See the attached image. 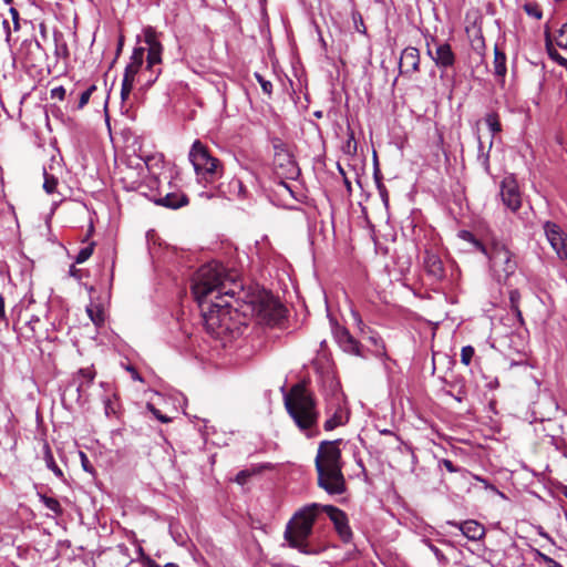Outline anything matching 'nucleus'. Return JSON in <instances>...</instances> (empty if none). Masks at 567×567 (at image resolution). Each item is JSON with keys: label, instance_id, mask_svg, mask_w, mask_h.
Masks as SVG:
<instances>
[{"label": "nucleus", "instance_id": "nucleus-1", "mask_svg": "<svg viewBox=\"0 0 567 567\" xmlns=\"http://www.w3.org/2000/svg\"><path fill=\"white\" fill-rule=\"evenodd\" d=\"M190 288L207 332L216 338H236L244 333L246 324L238 320V311L226 300L234 297L236 288H241L236 274L227 271L217 261H210L194 274Z\"/></svg>", "mask_w": 567, "mask_h": 567}, {"label": "nucleus", "instance_id": "nucleus-2", "mask_svg": "<svg viewBox=\"0 0 567 567\" xmlns=\"http://www.w3.org/2000/svg\"><path fill=\"white\" fill-rule=\"evenodd\" d=\"M340 442V440L322 441L315 458L318 485L331 495L342 494L346 489Z\"/></svg>", "mask_w": 567, "mask_h": 567}, {"label": "nucleus", "instance_id": "nucleus-3", "mask_svg": "<svg viewBox=\"0 0 567 567\" xmlns=\"http://www.w3.org/2000/svg\"><path fill=\"white\" fill-rule=\"evenodd\" d=\"M285 406L297 427L307 436L319 434L317 410L313 396L303 388L296 385L288 394H285Z\"/></svg>", "mask_w": 567, "mask_h": 567}, {"label": "nucleus", "instance_id": "nucleus-4", "mask_svg": "<svg viewBox=\"0 0 567 567\" xmlns=\"http://www.w3.org/2000/svg\"><path fill=\"white\" fill-rule=\"evenodd\" d=\"M317 517V505L312 504L298 511L286 526L285 539L289 546L305 555H318L321 549L310 545L313 523Z\"/></svg>", "mask_w": 567, "mask_h": 567}, {"label": "nucleus", "instance_id": "nucleus-5", "mask_svg": "<svg viewBox=\"0 0 567 567\" xmlns=\"http://www.w3.org/2000/svg\"><path fill=\"white\" fill-rule=\"evenodd\" d=\"M188 157L194 167L198 184L207 187L223 176V164L209 153L208 148L200 141L196 140L193 143Z\"/></svg>", "mask_w": 567, "mask_h": 567}, {"label": "nucleus", "instance_id": "nucleus-6", "mask_svg": "<svg viewBox=\"0 0 567 567\" xmlns=\"http://www.w3.org/2000/svg\"><path fill=\"white\" fill-rule=\"evenodd\" d=\"M483 254L488 258L489 268L493 277L501 284L515 274L517 269L516 256L499 241H494L485 248Z\"/></svg>", "mask_w": 567, "mask_h": 567}, {"label": "nucleus", "instance_id": "nucleus-7", "mask_svg": "<svg viewBox=\"0 0 567 567\" xmlns=\"http://www.w3.org/2000/svg\"><path fill=\"white\" fill-rule=\"evenodd\" d=\"M143 39L147 45V65L145 72L142 74V78H144L143 87L150 89L162 73L163 45L159 42L158 32L151 25L143 29Z\"/></svg>", "mask_w": 567, "mask_h": 567}, {"label": "nucleus", "instance_id": "nucleus-8", "mask_svg": "<svg viewBox=\"0 0 567 567\" xmlns=\"http://www.w3.org/2000/svg\"><path fill=\"white\" fill-rule=\"evenodd\" d=\"M501 198L506 208L512 213H518L522 207V194L513 175L503 178L501 183Z\"/></svg>", "mask_w": 567, "mask_h": 567}, {"label": "nucleus", "instance_id": "nucleus-9", "mask_svg": "<svg viewBox=\"0 0 567 567\" xmlns=\"http://www.w3.org/2000/svg\"><path fill=\"white\" fill-rule=\"evenodd\" d=\"M543 227L545 236L557 256L563 260L567 259V235L560 226L546 221Z\"/></svg>", "mask_w": 567, "mask_h": 567}, {"label": "nucleus", "instance_id": "nucleus-10", "mask_svg": "<svg viewBox=\"0 0 567 567\" xmlns=\"http://www.w3.org/2000/svg\"><path fill=\"white\" fill-rule=\"evenodd\" d=\"M427 55L433 60L435 65L441 70H447L454 66L456 56L447 42L437 43L435 51H432L430 43H426Z\"/></svg>", "mask_w": 567, "mask_h": 567}, {"label": "nucleus", "instance_id": "nucleus-11", "mask_svg": "<svg viewBox=\"0 0 567 567\" xmlns=\"http://www.w3.org/2000/svg\"><path fill=\"white\" fill-rule=\"evenodd\" d=\"M485 123L492 133V138H494V136L502 131V125L499 123L497 114H495V113L487 114L485 117ZM477 141H478L477 161L483 166L484 171L486 173H489V151H487V152L484 151L483 143H482L480 136L477 137ZM492 146H493V140H491L488 150H491Z\"/></svg>", "mask_w": 567, "mask_h": 567}, {"label": "nucleus", "instance_id": "nucleus-12", "mask_svg": "<svg viewBox=\"0 0 567 567\" xmlns=\"http://www.w3.org/2000/svg\"><path fill=\"white\" fill-rule=\"evenodd\" d=\"M257 311L260 319L270 326L279 323L286 315V308L272 299L260 302Z\"/></svg>", "mask_w": 567, "mask_h": 567}, {"label": "nucleus", "instance_id": "nucleus-13", "mask_svg": "<svg viewBox=\"0 0 567 567\" xmlns=\"http://www.w3.org/2000/svg\"><path fill=\"white\" fill-rule=\"evenodd\" d=\"M323 511L329 516V518L332 520L334 528L340 536V538L343 542H349L352 537V532L348 523V517L343 511L340 508L332 506V505H326L323 507Z\"/></svg>", "mask_w": 567, "mask_h": 567}, {"label": "nucleus", "instance_id": "nucleus-14", "mask_svg": "<svg viewBox=\"0 0 567 567\" xmlns=\"http://www.w3.org/2000/svg\"><path fill=\"white\" fill-rule=\"evenodd\" d=\"M327 413L329 414V417L326 420L323 425L326 431H332L337 426L343 425L348 422V411L341 403V399L339 396L336 398V406H329Z\"/></svg>", "mask_w": 567, "mask_h": 567}, {"label": "nucleus", "instance_id": "nucleus-15", "mask_svg": "<svg viewBox=\"0 0 567 567\" xmlns=\"http://www.w3.org/2000/svg\"><path fill=\"white\" fill-rule=\"evenodd\" d=\"M145 55V48L138 47L133 50L131 55V62L127 64L124 71L122 83H126V80L130 84L134 85L135 76L138 73Z\"/></svg>", "mask_w": 567, "mask_h": 567}, {"label": "nucleus", "instance_id": "nucleus-16", "mask_svg": "<svg viewBox=\"0 0 567 567\" xmlns=\"http://www.w3.org/2000/svg\"><path fill=\"white\" fill-rule=\"evenodd\" d=\"M420 66V52L416 48L408 47L405 48L400 58V69L401 73L412 74L419 71Z\"/></svg>", "mask_w": 567, "mask_h": 567}, {"label": "nucleus", "instance_id": "nucleus-17", "mask_svg": "<svg viewBox=\"0 0 567 567\" xmlns=\"http://www.w3.org/2000/svg\"><path fill=\"white\" fill-rule=\"evenodd\" d=\"M453 525L470 540H480L485 535L484 526L476 520L468 519L461 523H453Z\"/></svg>", "mask_w": 567, "mask_h": 567}, {"label": "nucleus", "instance_id": "nucleus-18", "mask_svg": "<svg viewBox=\"0 0 567 567\" xmlns=\"http://www.w3.org/2000/svg\"><path fill=\"white\" fill-rule=\"evenodd\" d=\"M424 268L431 277L434 279H442L444 277V266L441 258L431 251H426L424 255Z\"/></svg>", "mask_w": 567, "mask_h": 567}, {"label": "nucleus", "instance_id": "nucleus-19", "mask_svg": "<svg viewBox=\"0 0 567 567\" xmlns=\"http://www.w3.org/2000/svg\"><path fill=\"white\" fill-rule=\"evenodd\" d=\"M336 338L343 351L354 355H361L360 343L350 334L347 329L337 331Z\"/></svg>", "mask_w": 567, "mask_h": 567}, {"label": "nucleus", "instance_id": "nucleus-20", "mask_svg": "<svg viewBox=\"0 0 567 567\" xmlns=\"http://www.w3.org/2000/svg\"><path fill=\"white\" fill-rule=\"evenodd\" d=\"M155 204L171 208L177 209L188 204V197L181 192H172L167 193L165 196L159 197L154 200Z\"/></svg>", "mask_w": 567, "mask_h": 567}, {"label": "nucleus", "instance_id": "nucleus-21", "mask_svg": "<svg viewBox=\"0 0 567 567\" xmlns=\"http://www.w3.org/2000/svg\"><path fill=\"white\" fill-rule=\"evenodd\" d=\"M493 66H494V71H493L494 75L499 78L501 81L504 82V78L507 72L506 55L503 51H501L498 49V47H495V49H494Z\"/></svg>", "mask_w": 567, "mask_h": 567}, {"label": "nucleus", "instance_id": "nucleus-22", "mask_svg": "<svg viewBox=\"0 0 567 567\" xmlns=\"http://www.w3.org/2000/svg\"><path fill=\"white\" fill-rule=\"evenodd\" d=\"M87 316L90 317L91 321L96 326L101 327L104 323V311L103 308L99 305H94L91 302L86 307Z\"/></svg>", "mask_w": 567, "mask_h": 567}, {"label": "nucleus", "instance_id": "nucleus-23", "mask_svg": "<svg viewBox=\"0 0 567 567\" xmlns=\"http://www.w3.org/2000/svg\"><path fill=\"white\" fill-rule=\"evenodd\" d=\"M369 341L375 346V350H374V355L379 359H381L382 361H385L389 359L388 354H386V349H385V344L382 340V338L377 334V333H372L370 337H369Z\"/></svg>", "mask_w": 567, "mask_h": 567}, {"label": "nucleus", "instance_id": "nucleus-24", "mask_svg": "<svg viewBox=\"0 0 567 567\" xmlns=\"http://www.w3.org/2000/svg\"><path fill=\"white\" fill-rule=\"evenodd\" d=\"M79 378H82V381L79 382L78 390L80 391L84 386H89L94 378H95V371L93 368H83L80 369L78 372Z\"/></svg>", "mask_w": 567, "mask_h": 567}, {"label": "nucleus", "instance_id": "nucleus-25", "mask_svg": "<svg viewBox=\"0 0 567 567\" xmlns=\"http://www.w3.org/2000/svg\"><path fill=\"white\" fill-rule=\"evenodd\" d=\"M519 301H520V293H519V291L517 289H511L509 290V305H511V309L516 315L518 320L522 322L523 321V317H522V312L519 310Z\"/></svg>", "mask_w": 567, "mask_h": 567}, {"label": "nucleus", "instance_id": "nucleus-26", "mask_svg": "<svg viewBox=\"0 0 567 567\" xmlns=\"http://www.w3.org/2000/svg\"><path fill=\"white\" fill-rule=\"evenodd\" d=\"M284 157V159L287 161V176L290 178H293L299 175V167L295 163V161L291 158L290 154L284 153V154H277V158Z\"/></svg>", "mask_w": 567, "mask_h": 567}, {"label": "nucleus", "instance_id": "nucleus-27", "mask_svg": "<svg viewBox=\"0 0 567 567\" xmlns=\"http://www.w3.org/2000/svg\"><path fill=\"white\" fill-rule=\"evenodd\" d=\"M40 498H41V502L43 503V505L48 509L53 512L55 515H61L62 514V507H61V505H60V503H59V501L56 498L49 497V496H45V495H41Z\"/></svg>", "mask_w": 567, "mask_h": 567}, {"label": "nucleus", "instance_id": "nucleus-28", "mask_svg": "<svg viewBox=\"0 0 567 567\" xmlns=\"http://www.w3.org/2000/svg\"><path fill=\"white\" fill-rule=\"evenodd\" d=\"M535 554V560L539 563L546 564L547 567H563L561 564L553 559L551 557L547 556L546 554L542 553L538 549L534 550Z\"/></svg>", "mask_w": 567, "mask_h": 567}, {"label": "nucleus", "instance_id": "nucleus-29", "mask_svg": "<svg viewBox=\"0 0 567 567\" xmlns=\"http://www.w3.org/2000/svg\"><path fill=\"white\" fill-rule=\"evenodd\" d=\"M94 250V243H91L86 245L85 247L81 248L75 257L76 264H83L93 254Z\"/></svg>", "mask_w": 567, "mask_h": 567}, {"label": "nucleus", "instance_id": "nucleus-30", "mask_svg": "<svg viewBox=\"0 0 567 567\" xmlns=\"http://www.w3.org/2000/svg\"><path fill=\"white\" fill-rule=\"evenodd\" d=\"M44 183L43 188L48 194H53L58 186V179L53 175H49L47 171H43Z\"/></svg>", "mask_w": 567, "mask_h": 567}, {"label": "nucleus", "instance_id": "nucleus-31", "mask_svg": "<svg viewBox=\"0 0 567 567\" xmlns=\"http://www.w3.org/2000/svg\"><path fill=\"white\" fill-rule=\"evenodd\" d=\"M352 21H353V25H354V29L357 32H359L361 34L367 33V28L364 25L363 18L359 11L352 12Z\"/></svg>", "mask_w": 567, "mask_h": 567}, {"label": "nucleus", "instance_id": "nucleus-32", "mask_svg": "<svg viewBox=\"0 0 567 567\" xmlns=\"http://www.w3.org/2000/svg\"><path fill=\"white\" fill-rule=\"evenodd\" d=\"M460 237L472 243L482 252L485 251L486 247L481 241H478L471 231L462 230L460 231Z\"/></svg>", "mask_w": 567, "mask_h": 567}, {"label": "nucleus", "instance_id": "nucleus-33", "mask_svg": "<svg viewBox=\"0 0 567 567\" xmlns=\"http://www.w3.org/2000/svg\"><path fill=\"white\" fill-rule=\"evenodd\" d=\"M95 90H96V86L92 84L81 93L79 103H78L79 110L83 109L89 103L90 97Z\"/></svg>", "mask_w": 567, "mask_h": 567}, {"label": "nucleus", "instance_id": "nucleus-34", "mask_svg": "<svg viewBox=\"0 0 567 567\" xmlns=\"http://www.w3.org/2000/svg\"><path fill=\"white\" fill-rule=\"evenodd\" d=\"M475 354V350L472 346H465L461 350V362L465 365H470Z\"/></svg>", "mask_w": 567, "mask_h": 567}, {"label": "nucleus", "instance_id": "nucleus-35", "mask_svg": "<svg viewBox=\"0 0 567 567\" xmlns=\"http://www.w3.org/2000/svg\"><path fill=\"white\" fill-rule=\"evenodd\" d=\"M134 171L133 169H128L125 175L123 176V181L124 182H130V185L126 186L127 189H131V190H140V188L142 187V183L138 182V181H134L133 179V176H134Z\"/></svg>", "mask_w": 567, "mask_h": 567}, {"label": "nucleus", "instance_id": "nucleus-36", "mask_svg": "<svg viewBox=\"0 0 567 567\" xmlns=\"http://www.w3.org/2000/svg\"><path fill=\"white\" fill-rule=\"evenodd\" d=\"M555 41L559 48L567 50V30L564 24L555 37Z\"/></svg>", "mask_w": 567, "mask_h": 567}, {"label": "nucleus", "instance_id": "nucleus-37", "mask_svg": "<svg viewBox=\"0 0 567 567\" xmlns=\"http://www.w3.org/2000/svg\"><path fill=\"white\" fill-rule=\"evenodd\" d=\"M45 463L48 468H50L58 477L63 476L62 470L56 465L51 453H47Z\"/></svg>", "mask_w": 567, "mask_h": 567}, {"label": "nucleus", "instance_id": "nucleus-38", "mask_svg": "<svg viewBox=\"0 0 567 567\" xmlns=\"http://www.w3.org/2000/svg\"><path fill=\"white\" fill-rule=\"evenodd\" d=\"M524 10L529 17H533L535 19L539 20L543 17L542 10L536 4L526 3L524 6Z\"/></svg>", "mask_w": 567, "mask_h": 567}, {"label": "nucleus", "instance_id": "nucleus-39", "mask_svg": "<svg viewBox=\"0 0 567 567\" xmlns=\"http://www.w3.org/2000/svg\"><path fill=\"white\" fill-rule=\"evenodd\" d=\"M548 54L549 56L555 60L559 65L566 66L567 65V59L563 58L558 54L556 50H554L550 45H547Z\"/></svg>", "mask_w": 567, "mask_h": 567}, {"label": "nucleus", "instance_id": "nucleus-40", "mask_svg": "<svg viewBox=\"0 0 567 567\" xmlns=\"http://www.w3.org/2000/svg\"><path fill=\"white\" fill-rule=\"evenodd\" d=\"M256 79L261 86V90L266 94H270L272 91V84L270 81L265 80L260 74L256 73Z\"/></svg>", "mask_w": 567, "mask_h": 567}, {"label": "nucleus", "instance_id": "nucleus-41", "mask_svg": "<svg viewBox=\"0 0 567 567\" xmlns=\"http://www.w3.org/2000/svg\"><path fill=\"white\" fill-rule=\"evenodd\" d=\"M148 409L153 413V415L162 423L171 422V419L168 416L162 414L161 411L154 408L153 405H148Z\"/></svg>", "mask_w": 567, "mask_h": 567}, {"label": "nucleus", "instance_id": "nucleus-42", "mask_svg": "<svg viewBox=\"0 0 567 567\" xmlns=\"http://www.w3.org/2000/svg\"><path fill=\"white\" fill-rule=\"evenodd\" d=\"M133 86L132 84H130L127 81L126 83H122V87H121V99L122 101H125L128 99L132 90H133Z\"/></svg>", "mask_w": 567, "mask_h": 567}, {"label": "nucleus", "instance_id": "nucleus-43", "mask_svg": "<svg viewBox=\"0 0 567 567\" xmlns=\"http://www.w3.org/2000/svg\"><path fill=\"white\" fill-rule=\"evenodd\" d=\"M9 12H10V16L12 18L14 31H19L20 30V22H19V12H18V10L16 8L11 7L9 9Z\"/></svg>", "mask_w": 567, "mask_h": 567}, {"label": "nucleus", "instance_id": "nucleus-44", "mask_svg": "<svg viewBox=\"0 0 567 567\" xmlns=\"http://www.w3.org/2000/svg\"><path fill=\"white\" fill-rule=\"evenodd\" d=\"M51 97L62 101L65 97V89L63 86H56L51 90Z\"/></svg>", "mask_w": 567, "mask_h": 567}, {"label": "nucleus", "instance_id": "nucleus-45", "mask_svg": "<svg viewBox=\"0 0 567 567\" xmlns=\"http://www.w3.org/2000/svg\"><path fill=\"white\" fill-rule=\"evenodd\" d=\"M442 464L444 465V467L450 472V473H456L458 472V468L453 464L452 461L450 460H443L442 461Z\"/></svg>", "mask_w": 567, "mask_h": 567}, {"label": "nucleus", "instance_id": "nucleus-46", "mask_svg": "<svg viewBox=\"0 0 567 567\" xmlns=\"http://www.w3.org/2000/svg\"><path fill=\"white\" fill-rule=\"evenodd\" d=\"M249 476L247 471H241L237 474L236 481L240 484L245 483L246 478Z\"/></svg>", "mask_w": 567, "mask_h": 567}, {"label": "nucleus", "instance_id": "nucleus-47", "mask_svg": "<svg viewBox=\"0 0 567 567\" xmlns=\"http://www.w3.org/2000/svg\"><path fill=\"white\" fill-rule=\"evenodd\" d=\"M353 143V151H355V142H354V135L353 133L351 132L350 135H349V138H348V142H347V152L350 153L351 152V145Z\"/></svg>", "mask_w": 567, "mask_h": 567}, {"label": "nucleus", "instance_id": "nucleus-48", "mask_svg": "<svg viewBox=\"0 0 567 567\" xmlns=\"http://www.w3.org/2000/svg\"><path fill=\"white\" fill-rule=\"evenodd\" d=\"M104 410H105V414L109 416L111 413L114 412L113 410V406H112V403H111V400H105L104 401Z\"/></svg>", "mask_w": 567, "mask_h": 567}, {"label": "nucleus", "instance_id": "nucleus-49", "mask_svg": "<svg viewBox=\"0 0 567 567\" xmlns=\"http://www.w3.org/2000/svg\"><path fill=\"white\" fill-rule=\"evenodd\" d=\"M69 274H70V276H72L74 278H78V279L81 278V270L78 269L75 266L70 267Z\"/></svg>", "mask_w": 567, "mask_h": 567}, {"label": "nucleus", "instance_id": "nucleus-50", "mask_svg": "<svg viewBox=\"0 0 567 567\" xmlns=\"http://www.w3.org/2000/svg\"><path fill=\"white\" fill-rule=\"evenodd\" d=\"M6 319V311H4V298L2 295H0V320Z\"/></svg>", "mask_w": 567, "mask_h": 567}, {"label": "nucleus", "instance_id": "nucleus-51", "mask_svg": "<svg viewBox=\"0 0 567 567\" xmlns=\"http://www.w3.org/2000/svg\"><path fill=\"white\" fill-rule=\"evenodd\" d=\"M430 548L439 559L444 558L443 553L436 546L430 545Z\"/></svg>", "mask_w": 567, "mask_h": 567}, {"label": "nucleus", "instance_id": "nucleus-52", "mask_svg": "<svg viewBox=\"0 0 567 567\" xmlns=\"http://www.w3.org/2000/svg\"><path fill=\"white\" fill-rule=\"evenodd\" d=\"M379 189H380L381 196L383 198V202L386 204L388 203V193H386L384 186L379 184Z\"/></svg>", "mask_w": 567, "mask_h": 567}, {"label": "nucleus", "instance_id": "nucleus-53", "mask_svg": "<svg viewBox=\"0 0 567 567\" xmlns=\"http://www.w3.org/2000/svg\"><path fill=\"white\" fill-rule=\"evenodd\" d=\"M524 223H527L529 220V213L524 212L523 215L518 216Z\"/></svg>", "mask_w": 567, "mask_h": 567}, {"label": "nucleus", "instance_id": "nucleus-54", "mask_svg": "<svg viewBox=\"0 0 567 567\" xmlns=\"http://www.w3.org/2000/svg\"><path fill=\"white\" fill-rule=\"evenodd\" d=\"M476 480L484 483L486 488L495 489V487L493 485L488 484L484 478L476 476Z\"/></svg>", "mask_w": 567, "mask_h": 567}, {"label": "nucleus", "instance_id": "nucleus-55", "mask_svg": "<svg viewBox=\"0 0 567 567\" xmlns=\"http://www.w3.org/2000/svg\"><path fill=\"white\" fill-rule=\"evenodd\" d=\"M199 196H200V197H205V198H208V199H209V198H212L214 195H213L212 193H209V192H202V193L199 194Z\"/></svg>", "mask_w": 567, "mask_h": 567}, {"label": "nucleus", "instance_id": "nucleus-56", "mask_svg": "<svg viewBox=\"0 0 567 567\" xmlns=\"http://www.w3.org/2000/svg\"><path fill=\"white\" fill-rule=\"evenodd\" d=\"M380 433L382 435H394V433L391 430H388V429L381 430Z\"/></svg>", "mask_w": 567, "mask_h": 567}, {"label": "nucleus", "instance_id": "nucleus-57", "mask_svg": "<svg viewBox=\"0 0 567 567\" xmlns=\"http://www.w3.org/2000/svg\"><path fill=\"white\" fill-rule=\"evenodd\" d=\"M81 456H82V460H83V467L85 471H87V464L85 463L86 462V456L84 453H81Z\"/></svg>", "mask_w": 567, "mask_h": 567}, {"label": "nucleus", "instance_id": "nucleus-58", "mask_svg": "<svg viewBox=\"0 0 567 567\" xmlns=\"http://www.w3.org/2000/svg\"><path fill=\"white\" fill-rule=\"evenodd\" d=\"M353 317H354V319H355V321H357V323H358L359 326H360V324H362V320H361V318L359 317V315H358V313L353 312Z\"/></svg>", "mask_w": 567, "mask_h": 567}, {"label": "nucleus", "instance_id": "nucleus-59", "mask_svg": "<svg viewBox=\"0 0 567 567\" xmlns=\"http://www.w3.org/2000/svg\"><path fill=\"white\" fill-rule=\"evenodd\" d=\"M280 185H281L282 187H285V188H286L290 194H292V190H291V188L289 187V185H288L287 183L281 182V183H280Z\"/></svg>", "mask_w": 567, "mask_h": 567}, {"label": "nucleus", "instance_id": "nucleus-60", "mask_svg": "<svg viewBox=\"0 0 567 567\" xmlns=\"http://www.w3.org/2000/svg\"><path fill=\"white\" fill-rule=\"evenodd\" d=\"M498 385V381L495 379L494 381L489 382L488 386L491 389L496 388Z\"/></svg>", "mask_w": 567, "mask_h": 567}, {"label": "nucleus", "instance_id": "nucleus-61", "mask_svg": "<svg viewBox=\"0 0 567 567\" xmlns=\"http://www.w3.org/2000/svg\"><path fill=\"white\" fill-rule=\"evenodd\" d=\"M122 47H123V38H121L120 41H118L117 52H121Z\"/></svg>", "mask_w": 567, "mask_h": 567}, {"label": "nucleus", "instance_id": "nucleus-62", "mask_svg": "<svg viewBox=\"0 0 567 567\" xmlns=\"http://www.w3.org/2000/svg\"><path fill=\"white\" fill-rule=\"evenodd\" d=\"M164 567H178V565L174 563H167Z\"/></svg>", "mask_w": 567, "mask_h": 567}, {"label": "nucleus", "instance_id": "nucleus-63", "mask_svg": "<svg viewBox=\"0 0 567 567\" xmlns=\"http://www.w3.org/2000/svg\"><path fill=\"white\" fill-rule=\"evenodd\" d=\"M133 378L136 380H141V378L137 375V373L133 370Z\"/></svg>", "mask_w": 567, "mask_h": 567}, {"label": "nucleus", "instance_id": "nucleus-64", "mask_svg": "<svg viewBox=\"0 0 567 567\" xmlns=\"http://www.w3.org/2000/svg\"><path fill=\"white\" fill-rule=\"evenodd\" d=\"M315 115H316L317 117H321L322 113H321L320 111H318V112H316V113H315Z\"/></svg>", "mask_w": 567, "mask_h": 567}]
</instances>
